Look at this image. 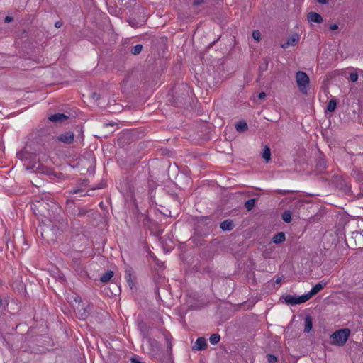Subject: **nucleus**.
<instances>
[{
    "instance_id": "1",
    "label": "nucleus",
    "mask_w": 363,
    "mask_h": 363,
    "mask_svg": "<svg viewBox=\"0 0 363 363\" xmlns=\"http://www.w3.org/2000/svg\"><path fill=\"white\" fill-rule=\"evenodd\" d=\"M350 333V330L347 328L336 330L330 337L331 344L342 346L347 342Z\"/></svg>"
},
{
    "instance_id": "2",
    "label": "nucleus",
    "mask_w": 363,
    "mask_h": 363,
    "mask_svg": "<svg viewBox=\"0 0 363 363\" xmlns=\"http://www.w3.org/2000/svg\"><path fill=\"white\" fill-rule=\"evenodd\" d=\"M296 81L301 93L306 94L308 93L307 86L310 82L308 76L304 72L298 71L296 74Z\"/></svg>"
},
{
    "instance_id": "3",
    "label": "nucleus",
    "mask_w": 363,
    "mask_h": 363,
    "mask_svg": "<svg viewBox=\"0 0 363 363\" xmlns=\"http://www.w3.org/2000/svg\"><path fill=\"white\" fill-rule=\"evenodd\" d=\"M308 299L306 294H303L302 296H291L287 295L284 298V301L286 303L290 305H297L306 302Z\"/></svg>"
},
{
    "instance_id": "4",
    "label": "nucleus",
    "mask_w": 363,
    "mask_h": 363,
    "mask_svg": "<svg viewBox=\"0 0 363 363\" xmlns=\"http://www.w3.org/2000/svg\"><path fill=\"white\" fill-rule=\"evenodd\" d=\"M74 135L72 131H68L65 133L60 134L57 136V139L65 144H70L74 141Z\"/></svg>"
},
{
    "instance_id": "5",
    "label": "nucleus",
    "mask_w": 363,
    "mask_h": 363,
    "mask_svg": "<svg viewBox=\"0 0 363 363\" xmlns=\"http://www.w3.org/2000/svg\"><path fill=\"white\" fill-rule=\"evenodd\" d=\"M300 40V36L297 33L292 34L287 40V41L281 45V47L286 49L290 46H295Z\"/></svg>"
},
{
    "instance_id": "6",
    "label": "nucleus",
    "mask_w": 363,
    "mask_h": 363,
    "mask_svg": "<svg viewBox=\"0 0 363 363\" xmlns=\"http://www.w3.org/2000/svg\"><path fill=\"white\" fill-rule=\"evenodd\" d=\"M207 343L205 337H198L192 346V350L194 351H201L206 348Z\"/></svg>"
},
{
    "instance_id": "7",
    "label": "nucleus",
    "mask_w": 363,
    "mask_h": 363,
    "mask_svg": "<svg viewBox=\"0 0 363 363\" xmlns=\"http://www.w3.org/2000/svg\"><path fill=\"white\" fill-rule=\"evenodd\" d=\"M325 285L326 283L323 281L316 284L308 293L306 294L308 299L320 291L325 286Z\"/></svg>"
},
{
    "instance_id": "8",
    "label": "nucleus",
    "mask_w": 363,
    "mask_h": 363,
    "mask_svg": "<svg viewBox=\"0 0 363 363\" xmlns=\"http://www.w3.org/2000/svg\"><path fill=\"white\" fill-rule=\"evenodd\" d=\"M68 118L69 117L64 113H55V114L51 115L48 118L50 121H51L52 122L62 123V122L65 121V120L68 119Z\"/></svg>"
},
{
    "instance_id": "9",
    "label": "nucleus",
    "mask_w": 363,
    "mask_h": 363,
    "mask_svg": "<svg viewBox=\"0 0 363 363\" xmlns=\"http://www.w3.org/2000/svg\"><path fill=\"white\" fill-rule=\"evenodd\" d=\"M308 20L311 22L320 23L323 21V18L320 14L317 13L311 12L308 15Z\"/></svg>"
},
{
    "instance_id": "10",
    "label": "nucleus",
    "mask_w": 363,
    "mask_h": 363,
    "mask_svg": "<svg viewBox=\"0 0 363 363\" xmlns=\"http://www.w3.org/2000/svg\"><path fill=\"white\" fill-rule=\"evenodd\" d=\"M233 223L230 220H224L220 225V227L223 230H230L233 229Z\"/></svg>"
},
{
    "instance_id": "11",
    "label": "nucleus",
    "mask_w": 363,
    "mask_h": 363,
    "mask_svg": "<svg viewBox=\"0 0 363 363\" xmlns=\"http://www.w3.org/2000/svg\"><path fill=\"white\" fill-rule=\"evenodd\" d=\"M285 234L283 232H280L273 237L272 241L276 244H279L283 242L285 240Z\"/></svg>"
},
{
    "instance_id": "12",
    "label": "nucleus",
    "mask_w": 363,
    "mask_h": 363,
    "mask_svg": "<svg viewBox=\"0 0 363 363\" xmlns=\"http://www.w3.org/2000/svg\"><path fill=\"white\" fill-rule=\"evenodd\" d=\"M313 328V321L312 318L310 316H306L305 318V328L304 331L306 333H309Z\"/></svg>"
},
{
    "instance_id": "13",
    "label": "nucleus",
    "mask_w": 363,
    "mask_h": 363,
    "mask_svg": "<svg viewBox=\"0 0 363 363\" xmlns=\"http://www.w3.org/2000/svg\"><path fill=\"white\" fill-rule=\"evenodd\" d=\"M248 128L247 124L245 121H239L235 125V129L238 132L246 131Z\"/></svg>"
},
{
    "instance_id": "14",
    "label": "nucleus",
    "mask_w": 363,
    "mask_h": 363,
    "mask_svg": "<svg viewBox=\"0 0 363 363\" xmlns=\"http://www.w3.org/2000/svg\"><path fill=\"white\" fill-rule=\"evenodd\" d=\"M262 155L267 162L271 160V150L268 146H264Z\"/></svg>"
},
{
    "instance_id": "15",
    "label": "nucleus",
    "mask_w": 363,
    "mask_h": 363,
    "mask_svg": "<svg viewBox=\"0 0 363 363\" xmlns=\"http://www.w3.org/2000/svg\"><path fill=\"white\" fill-rule=\"evenodd\" d=\"M113 276V272L112 271H108L104 273L100 278L101 282L106 283Z\"/></svg>"
},
{
    "instance_id": "16",
    "label": "nucleus",
    "mask_w": 363,
    "mask_h": 363,
    "mask_svg": "<svg viewBox=\"0 0 363 363\" xmlns=\"http://www.w3.org/2000/svg\"><path fill=\"white\" fill-rule=\"evenodd\" d=\"M337 107V101L335 99H333L329 101L327 105V111L329 112H333Z\"/></svg>"
},
{
    "instance_id": "17",
    "label": "nucleus",
    "mask_w": 363,
    "mask_h": 363,
    "mask_svg": "<svg viewBox=\"0 0 363 363\" xmlns=\"http://www.w3.org/2000/svg\"><path fill=\"white\" fill-rule=\"evenodd\" d=\"M255 201H256V199H251L246 201L244 204L245 208L247 211H251L255 207Z\"/></svg>"
},
{
    "instance_id": "18",
    "label": "nucleus",
    "mask_w": 363,
    "mask_h": 363,
    "mask_svg": "<svg viewBox=\"0 0 363 363\" xmlns=\"http://www.w3.org/2000/svg\"><path fill=\"white\" fill-rule=\"evenodd\" d=\"M131 272L132 270L130 268H127L125 269V278L126 281L128 282L129 285L132 287V285H133V281L132 280Z\"/></svg>"
},
{
    "instance_id": "19",
    "label": "nucleus",
    "mask_w": 363,
    "mask_h": 363,
    "mask_svg": "<svg viewBox=\"0 0 363 363\" xmlns=\"http://www.w3.org/2000/svg\"><path fill=\"white\" fill-rule=\"evenodd\" d=\"M220 340V336L218 333L212 334L209 338V341H210L211 344L213 345L218 344Z\"/></svg>"
},
{
    "instance_id": "20",
    "label": "nucleus",
    "mask_w": 363,
    "mask_h": 363,
    "mask_svg": "<svg viewBox=\"0 0 363 363\" xmlns=\"http://www.w3.org/2000/svg\"><path fill=\"white\" fill-rule=\"evenodd\" d=\"M282 220L285 223H290L291 221V213L290 211H285L281 215Z\"/></svg>"
},
{
    "instance_id": "21",
    "label": "nucleus",
    "mask_w": 363,
    "mask_h": 363,
    "mask_svg": "<svg viewBox=\"0 0 363 363\" xmlns=\"http://www.w3.org/2000/svg\"><path fill=\"white\" fill-rule=\"evenodd\" d=\"M143 45L141 44H137L131 49V53L133 55H138L141 52Z\"/></svg>"
},
{
    "instance_id": "22",
    "label": "nucleus",
    "mask_w": 363,
    "mask_h": 363,
    "mask_svg": "<svg viewBox=\"0 0 363 363\" xmlns=\"http://www.w3.org/2000/svg\"><path fill=\"white\" fill-rule=\"evenodd\" d=\"M130 363H144L141 361V358L137 355H134L130 359Z\"/></svg>"
},
{
    "instance_id": "23",
    "label": "nucleus",
    "mask_w": 363,
    "mask_h": 363,
    "mask_svg": "<svg viewBox=\"0 0 363 363\" xmlns=\"http://www.w3.org/2000/svg\"><path fill=\"white\" fill-rule=\"evenodd\" d=\"M252 37L257 41H259L260 38H261L260 32L259 30H253Z\"/></svg>"
},
{
    "instance_id": "24",
    "label": "nucleus",
    "mask_w": 363,
    "mask_h": 363,
    "mask_svg": "<svg viewBox=\"0 0 363 363\" xmlns=\"http://www.w3.org/2000/svg\"><path fill=\"white\" fill-rule=\"evenodd\" d=\"M350 79L352 82H355L358 79V74L356 72H352L350 74Z\"/></svg>"
},
{
    "instance_id": "25",
    "label": "nucleus",
    "mask_w": 363,
    "mask_h": 363,
    "mask_svg": "<svg viewBox=\"0 0 363 363\" xmlns=\"http://www.w3.org/2000/svg\"><path fill=\"white\" fill-rule=\"evenodd\" d=\"M268 361L271 363L275 362L277 361V358L273 354H268L267 355Z\"/></svg>"
},
{
    "instance_id": "26",
    "label": "nucleus",
    "mask_w": 363,
    "mask_h": 363,
    "mask_svg": "<svg viewBox=\"0 0 363 363\" xmlns=\"http://www.w3.org/2000/svg\"><path fill=\"white\" fill-rule=\"evenodd\" d=\"M128 22H129V25L131 26L132 27L137 28L138 26V23L133 19H130L128 21Z\"/></svg>"
},
{
    "instance_id": "27",
    "label": "nucleus",
    "mask_w": 363,
    "mask_h": 363,
    "mask_svg": "<svg viewBox=\"0 0 363 363\" xmlns=\"http://www.w3.org/2000/svg\"><path fill=\"white\" fill-rule=\"evenodd\" d=\"M206 0H195L193 2L194 6H199L200 4H203Z\"/></svg>"
},
{
    "instance_id": "28",
    "label": "nucleus",
    "mask_w": 363,
    "mask_h": 363,
    "mask_svg": "<svg viewBox=\"0 0 363 363\" xmlns=\"http://www.w3.org/2000/svg\"><path fill=\"white\" fill-rule=\"evenodd\" d=\"M13 17L7 16L4 18V22L7 23H10V22H11L13 21Z\"/></svg>"
},
{
    "instance_id": "29",
    "label": "nucleus",
    "mask_w": 363,
    "mask_h": 363,
    "mask_svg": "<svg viewBox=\"0 0 363 363\" xmlns=\"http://www.w3.org/2000/svg\"><path fill=\"white\" fill-rule=\"evenodd\" d=\"M329 28L331 30H335L338 28V26L336 23H334V24L330 25Z\"/></svg>"
},
{
    "instance_id": "30",
    "label": "nucleus",
    "mask_w": 363,
    "mask_h": 363,
    "mask_svg": "<svg viewBox=\"0 0 363 363\" xmlns=\"http://www.w3.org/2000/svg\"><path fill=\"white\" fill-rule=\"evenodd\" d=\"M266 94L264 92H260L258 95L259 99H264L266 98Z\"/></svg>"
},
{
    "instance_id": "31",
    "label": "nucleus",
    "mask_w": 363,
    "mask_h": 363,
    "mask_svg": "<svg viewBox=\"0 0 363 363\" xmlns=\"http://www.w3.org/2000/svg\"><path fill=\"white\" fill-rule=\"evenodd\" d=\"M147 342L148 343H150V345H154L155 346H157V342L155 341V340H152L150 338H147Z\"/></svg>"
},
{
    "instance_id": "32",
    "label": "nucleus",
    "mask_w": 363,
    "mask_h": 363,
    "mask_svg": "<svg viewBox=\"0 0 363 363\" xmlns=\"http://www.w3.org/2000/svg\"><path fill=\"white\" fill-rule=\"evenodd\" d=\"M143 327H145V325L143 324H141L140 325V330L142 331L144 337L147 338L146 335H145V329H143Z\"/></svg>"
},
{
    "instance_id": "33",
    "label": "nucleus",
    "mask_w": 363,
    "mask_h": 363,
    "mask_svg": "<svg viewBox=\"0 0 363 363\" xmlns=\"http://www.w3.org/2000/svg\"><path fill=\"white\" fill-rule=\"evenodd\" d=\"M318 3L325 4L328 2V0H316Z\"/></svg>"
},
{
    "instance_id": "34",
    "label": "nucleus",
    "mask_w": 363,
    "mask_h": 363,
    "mask_svg": "<svg viewBox=\"0 0 363 363\" xmlns=\"http://www.w3.org/2000/svg\"><path fill=\"white\" fill-rule=\"evenodd\" d=\"M247 195H249V196H255V195H258V194L257 192L252 191V192H248Z\"/></svg>"
},
{
    "instance_id": "35",
    "label": "nucleus",
    "mask_w": 363,
    "mask_h": 363,
    "mask_svg": "<svg viewBox=\"0 0 363 363\" xmlns=\"http://www.w3.org/2000/svg\"><path fill=\"white\" fill-rule=\"evenodd\" d=\"M55 26L56 28H60L62 26V23L60 22H56Z\"/></svg>"
},
{
    "instance_id": "36",
    "label": "nucleus",
    "mask_w": 363,
    "mask_h": 363,
    "mask_svg": "<svg viewBox=\"0 0 363 363\" xmlns=\"http://www.w3.org/2000/svg\"><path fill=\"white\" fill-rule=\"evenodd\" d=\"M79 191V189H75L72 191L73 194H77Z\"/></svg>"
},
{
    "instance_id": "37",
    "label": "nucleus",
    "mask_w": 363,
    "mask_h": 363,
    "mask_svg": "<svg viewBox=\"0 0 363 363\" xmlns=\"http://www.w3.org/2000/svg\"><path fill=\"white\" fill-rule=\"evenodd\" d=\"M279 281H280V279H277L276 281L277 283H279Z\"/></svg>"
}]
</instances>
